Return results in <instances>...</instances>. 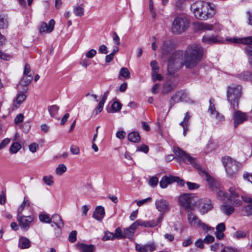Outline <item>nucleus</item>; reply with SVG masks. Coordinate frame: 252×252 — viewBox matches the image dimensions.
<instances>
[{
  "label": "nucleus",
  "instance_id": "obj_45",
  "mask_svg": "<svg viewBox=\"0 0 252 252\" xmlns=\"http://www.w3.org/2000/svg\"><path fill=\"white\" fill-rule=\"evenodd\" d=\"M44 182L48 186H51L54 183L52 176H45L43 178Z\"/></svg>",
  "mask_w": 252,
  "mask_h": 252
},
{
  "label": "nucleus",
  "instance_id": "obj_25",
  "mask_svg": "<svg viewBox=\"0 0 252 252\" xmlns=\"http://www.w3.org/2000/svg\"><path fill=\"white\" fill-rule=\"evenodd\" d=\"M31 245V241L27 238L22 237L19 238L18 246L21 249H28L30 247Z\"/></svg>",
  "mask_w": 252,
  "mask_h": 252
},
{
  "label": "nucleus",
  "instance_id": "obj_14",
  "mask_svg": "<svg viewBox=\"0 0 252 252\" xmlns=\"http://www.w3.org/2000/svg\"><path fill=\"white\" fill-rule=\"evenodd\" d=\"M241 198L245 203L248 204L243 209L245 212V215L248 216L252 215V198L247 195H241Z\"/></svg>",
  "mask_w": 252,
  "mask_h": 252
},
{
  "label": "nucleus",
  "instance_id": "obj_29",
  "mask_svg": "<svg viewBox=\"0 0 252 252\" xmlns=\"http://www.w3.org/2000/svg\"><path fill=\"white\" fill-rule=\"evenodd\" d=\"M127 138L128 140L133 143H137L140 140V136L137 131H133L128 134Z\"/></svg>",
  "mask_w": 252,
  "mask_h": 252
},
{
  "label": "nucleus",
  "instance_id": "obj_42",
  "mask_svg": "<svg viewBox=\"0 0 252 252\" xmlns=\"http://www.w3.org/2000/svg\"><path fill=\"white\" fill-rule=\"evenodd\" d=\"M26 205H27V206L28 207L30 205V202H29V200H26L25 198L23 203H22V204L20 206V207L18 209L17 215H21V214H22V212Z\"/></svg>",
  "mask_w": 252,
  "mask_h": 252
},
{
  "label": "nucleus",
  "instance_id": "obj_58",
  "mask_svg": "<svg viewBox=\"0 0 252 252\" xmlns=\"http://www.w3.org/2000/svg\"><path fill=\"white\" fill-rule=\"evenodd\" d=\"M104 104V102L100 101L98 104V106L95 108L94 112L96 114H98L99 113H100L103 109Z\"/></svg>",
  "mask_w": 252,
  "mask_h": 252
},
{
  "label": "nucleus",
  "instance_id": "obj_56",
  "mask_svg": "<svg viewBox=\"0 0 252 252\" xmlns=\"http://www.w3.org/2000/svg\"><path fill=\"white\" fill-rule=\"evenodd\" d=\"M234 236L237 239L243 238L246 236V233L244 231H237L234 233Z\"/></svg>",
  "mask_w": 252,
  "mask_h": 252
},
{
  "label": "nucleus",
  "instance_id": "obj_2",
  "mask_svg": "<svg viewBox=\"0 0 252 252\" xmlns=\"http://www.w3.org/2000/svg\"><path fill=\"white\" fill-rule=\"evenodd\" d=\"M194 16L200 20L211 18L215 13L214 5L210 2L198 1L191 5Z\"/></svg>",
  "mask_w": 252,
  "mask_h": 252
},
{
  "label": "nucleus",
  "instance_id": "obj_48",
  "mask_svg": "<svg viewBox=\"0 0 252 252\" xmlns=\"http://www.w3.org/2000/svg\"><path fill=\"white\" fill-rule=\"evenodd\" d=\"M186 184H187L188 189L190 190H193V189H197L199 188L200 187L199 185H198L196 183H192V182H187Z\"/></svg>",
  "mask_w": 252,
  "mask_h": 252
},
{
  "label": "nucleus",
  "instance_id": "obj_59",
  "mask_svg": "<svg viewBox=\"0 0 252 252\" xmlns=\"http://www.w3.org/2000/svg\"><path fill=\"white\" fill-rule=\"evenodd\" d=\"M153 71H159L158 63L156 61H152L150 63Z\"/></svg>",
  "mask_w": 252,
  "mask_h": 252
},
{
  "label": "nucleus",
  "instance_id": "obj_60",
  "mask_svg": "<svg viewBox=\"0 0 252 252\" xmlns=\"http://www.w3.org/2000/svg\"><path fill=\"white\" fill-rule=\"evenodd\" d=\"M151 200H152V198L149 197H148V198L143 199V200H139V201L135 200V202H136V204L137 205V206H141V205H143L144 204H145L147 202H151Z\"/></svg>",
  "mask_w": 252,
  "mask_h": 252
},
{
  "label": "nucleus",
  "instance_id": "obj_57",
  "mask_svg": "<svg viewBox=\"0 0 252 252\" xmlns=\"http://www.w3.org/2000/svg\"><path fill=\"white\" fill-rule=\"evenodd\" d=\"M96 54V51L92 49L86 52L85 56L88 58L92 59L95 56Z\"/></svg>",
  "mask_w": 252,
  "mask_h": 252
},
{
  "label": "nucleus",
  "instance_id": "obj_38",
  "mask_svg": "<svg viewBox=\"0 0 252 252\" xmlns=\"http://www.w3.org/2000/svg\"><path fill=\"white\" fill-rule=\"evenodd\" d=\"M39 218L41 222L45 223H51V219L48 214H42L39 216Z\"/></svg>",
  "mask_w": 252,
  "mask_h": 252
},
{
  "label": "nucleus",
  "instance_id": "obj_28",
  "mask_svg": "<svg viewBox=\"0 0 252 252\" xmlns=\"http://www.w3.org/2000/svg\"><path fill=\"white\" fill-rule=\"evenodd\" d=\"M217 197L221 201L224 203H228L229 200H231V197H228V193L224 192L222 190H219V189L216 191Z\"/></svg>",
  "mask_w": 252,
  "mask_h": 252
},
{
  "label": "nucleus",
  "instance_id": "obj_44",
  "mask_svg": "<svg viewBox=\"0 0 252 252\" xmlns=\"http://www.w3.org/2000/svg\"><path fill=\"white\" fill-rule=\"evenodd\" d=\"M159 71H152V76L153 82H155L157 80H162V77L161 74L158 73Z\"/></svg>",
  "mask_w": 252,
  "mask_h": 252
},
{
  "label": "nucleus",
  "instance_id": "obj_20",
  "mask_svg": "<svg viewBox=\"0 0 252 252\" xmlns=\"http://www.w3.org/2000/svg\"><path fill=\"white\" fill-rule=\"evenodd\" d=\"M105 215L104 208L102 206H97L93 214V217L98 221H101Z\"/></svg>",
  "mask_w": 252,
  "mask_h": 252
},
{
  "label": "nucleus",
  "instance_id": "obj_4",
  "mask_svg": "<svg viewBox=\"0 0 252 252\" xmlns=\"http://www.w3.org/2000/svg\"><path fill=\"white\" fill-rule=\"evenodd\" d=\"M190 22L189 19L185 15L176 16L171 24V32L175 34H181L189 28Z\"/></svg>",
  "mask_w": 252,
  "mask_h": 252
},
{
  "label": "nucleus",
  "instance_id": "obj_13",
  "mask_svg": "<svg viewBox=\"0 0 252 252\" xmlns=\"http://www.w3.org/2000/svg\"><path fill=\"white\" fill-rule=\"evenodd\" d=\"M222 39L217 35H204L202 38V42L205 44L219 43Z\"/></svg>",
  "mask_w": 252,
  "mask_h": 252
},
{
  "label": "nucleus",
  "instance_id": "obj_16",
  "mask_svg": "<svg viewBox=\"0 0 252 252\" xmlns=\"http://www.w3.org/2000/svg\"><path fill=\"white\" fill-rule=\"evenodd\" d=\"M194 26L196 31H202L206 32L207 31H212L214 29L213 25L203 22H198L194 23Z\"/></svg>",
  "mask_w": 252,
  "mask_h": 252
},
{
  "label": "nucleus",
  "instance_id": "obj_3",
  "mask_svg": "<svg viewBox=\"0 0 252 252\" xmlns=\"http://www.w3.org/2000/svg\"><path fill=\"white\" fill-rule=\"evenodd\" d=\"M242 88L240 85L227 87V99L230 104L231 110L238 109L239 100L242 96Z\"/></svg>",
  "mask_w": 252,
  "mask_h": 252
},
{
  "label": "nucleus",
  "instance_id": "obj_18",
  "mask_svg": "<svg viewBox=\"0 0 252 252\" xmlns=\"http://www.w3.org/2000/svg\"><path fill=\"white\" fill-rule=\"evenodd\" d=\"M228 41L235 43H242L248 45L247 46H251L252 45V36L241 38H232L228 39Z\"/></svg>",
  "mask_w": 252,
  "mask_h": 252
},
{
  "label": "nucleus",
  "instance_id": "obj_23",
  "mask_svg": "<svg viewBox=\"0 0 252 252\" xmlns=\"http://www.w3.org/2000/svg\"><path fill=\"white\" fill-rule=\"evenodd\" d=\"M77 247L81 252H94L95 247L93 245H86L83 243H78Z\"/></svg>",
  "mask_w": 252,
  "mask_h": 252
},
{
  "label": "nucleus",
  "instance_id": "obj_10",
  "mask_svg": "<svg viewBox=\"0 0 252 252\" xmlns=\"http://www.w3.org/2000/svg\"><path fill=\"white\" fill-rule=\"evenodd\" d=\"M33 220V217L32 216H17V220L19 222L20 226L22 229L25 231H27L29 229L30 224Z\"/></svg>",
  "mask_w": 252,
  "mask_h": 252
},
{
  "label": "nucleus",
  "instance_id": "obj_61",
  "mask_svg": "<svg viewBox=\"0 0 252 252\" xmlns=\"http://www.w3.org/2000/svg\"><path fill=\"white\" fill-rule=\"evenodd\" d=\"M31 67L29 64L26 63L25 65L23 75H32L30 74Z\"/></svg>",
  "mask_w": 252,
  "mask_h": 252
},
{
  "label": "nucleus",
  "instance_id": "obj_63",
  "mask_svg": "<svg viewBox=\"0 0 252 252\" xmlns=\"http://www.w3.org/2000/svg\"><path fill=\"white\" fill-rule=\"evenodd\" d=\"M98 52L100 54H107L108 53L107 47L105 45H101L98 48Z\"/></svg>",
  "mask_w": 252,
  "mask_h": 252
},
{
  "label": "nucleus",
  "instance_id": "obj_8",
  "mask_svg": "<svg viewBox=\"0 0 252 252\" xmlns=\"http://www.w3.org/2000/svg\"><path fill=\"white\" fill-rule=\"evenodd\" d=\"M189 97L187 94L183 90L176 92L171 98L169 110L176 103L181 101H188Z\"/></svg>",
  "mask_w": 252,
  "mask_h": 252
},
{
  "label": "nucleus",
  "instance_id": "obj_50",
  "mask_svg": "<svg viewBox=\"0 0 252 252\" xmlns=\"http://www.w3.org/2000/svg\"><path fill=\"white\" fill-rule=\"evenodd\" d=\"M158 178L154 176L152 177L149 181V184L152 187L154 188L156 186H157L158 183Z\"/></svg>",
  "mask_w": 252,
  "mask_h": 252
},
{
  "label": "nucleus",
  "instance_id": "obj_35",
  "mask_svg": "<svg viewBox=\"0 0 252 252\" xmlns=\"http://www.w3.org/2000/svg\"><path fill=\"white\" fill-rule=\"evenodd\" d=\"M21 145L18 142H14L10 146L9 151L11 154H16L21 149Z\"/></svg>",
  "mask_w": 252,
  "mask_h": 252
},
{
  "label": "nucleus",
  "instance_id": "obj_64",
  "mask_svg": "<svg viewBox=\"0 0 252 252\" xmlns=\"http://www.w3.org/2000/svg\"><path fill=\"white\" fill-rule=\"evenodd\" d=\"M24 116L22 114H18L15 118L14 122L16 124H18L23 122Z\"/></svg>",
  "mask_w": 252,
  "mask_h": 252
},
{
  "label": "nucleus",
  "instance_id": "obj_6",
  "mask_svg": "<svg viewBox=\"0 0 252 252\" xmlns=\"http://www.w3.org/2000/svg\"><path fill=\"white\" fill-rule=\"evenodd\" d=\"M174 152L175 155L185 163H189L196 168L199 167V165L195 163V158L191 157L180 148H175Z\"/></svg>",
  "mask_w": 252,
  "mask_h": 252
},
{
  "label": "nucleus",
  "instance_id": "obj_47",
  "mask_svg": "<svg viewBox=\"0 0 252 252\" xmlns=\"http://www.w3.org/2000/svg\"><path fill=\"white\" fill-rule=\"evenodd\" d=\"M114 238V234L112 232L108 231L105 233L102 239L103 241H106L108 240H113Z\"/></svg>",
  "mask_w": 252,
  "mask_h": 252
},
{
  "label": "nucleus",
  "instance_id": "obj_32",
  "mask_svg": "<svg viewBox=\"0 0 252 252\" xmlns=\"http://www.w3.org/2000/svg\"><path fill=\"white\" fill-rule=\"evenodd\" d=\"M59 107L58 105H54L50 106L48 108V110L50 116L53 118H56V115L58 114Z\"/></svg>",
  "mask_w": 252,
  "mask_h": 252
},
{
  "label": "nucleus",
  "instance_id": "obj_34",
  "mask_svg": "<svg viewBox=\"0 0 252 252\" xmlns=\"http://www.w3.org/2000/svg\"><path fill=\"white\" fill-rule=\"evenodd\" d=\"M120 76L123 77L126 79H128L130 77V73L126 67H122L119 72V78Z\"/></svg>",
  "mask_w": 252,
  "mask_h": 252
},
{
  "label": "nucleus",
  "instance_id": "obj_40",
  "mask_svg": "<svg viewBox=\"0 0 252 252\" xmlns=\"http://www.w3.org/2000/svg\"><path fill=\"white\" fill-rule=\"evenodd\" d=\"M173 88L170 83H165L163 86L162 92L164 94H167L170 92Z\"/></svg>",
  "mask_w": 252,
  "mask_h": 252
},
{
  "label": "nucleus",
  "instance_id": "obj_31",
  "mask_svg": "<svg viewBox=\"0 0 252 252\" xmlns=\"http://www.w3.org/2000/svg\"><path fill=\"white\" fill-rule=\"evenodd\" d=\"M32 80V75H23V77L21 79L19 82V85L22 86H28L31 82V81Z\"/></svg>",
  "mask_w": 252,
  "mask_h": 252
},
{
  "label": "nucleus",
  "instance_id": "obj_62",
  "mask_svg": "<svg viewBox=\"0 0 252 252\" xmlns=\"http://www.w3.org/2000/svg\"><path fill=\"white\" fill-rule=\"evenodd\" d=\"M70 152L72 154L77 155L80 153V150L76 146L72 145L70 147Z\"/></svg>",
  "mask_w": 252,
  "mask_h": 252
},
{
  "label": "nucleus",
  "instance_id": "obj_15",
  "mask_svg": "<svg viewBox=\"0 0 252 252\" xmlns=\"http://www.w3.org/2000/svg\"><path fill=\"white\" fill-rule=\"evenodd\" d=\"M188 220L189 224L191 226H201L202 225V222L191 211H188Z\"/></svg>",
  "mask_w": 252,
  "mask_h": 252
},
{
  "label": "nucleus",
  "instance_id": "obj_9",
  "mask_svg": "<svg viewBox=\"0 0 252 252\" xmlns=\"http://www.w3.org/2000/svg\"><path fill=\"white\" fill-rule=\"evenodd\" d=\"M233 111L232 118L234 120V126L236 128L238 125L243 124L247 120V116L245 113L241 111L232 110Z\"/></svg>",
  "mask_w": 252,
  "mask_h": 252
},
{
  "label": "nucleus",
  "instance_id": "obj_12",
  "mask_svg": "<svg viewBox=\"0 0 252 252\" xmlns=\"http://www.w3.org/2000/svg\"><path fill=\"white\" fill-rule=\"evenodd\" d=\"M155 205L160 212L165 213L168 212L170 209L169 202L164 199H157L155 202Z\"/></svg>",
  "mask_w": 252,
  "mask_h": 252
},
{
  "label": "nucleus",
  "instance_id": "obj_33",
  "mask_svg": "<svg viewBox=\"0 0 252 252\" xmlns=\"http://www.w3.org/2000/svg\"><path fill=\"white\" fill-rule=\"evenodd\" d=\"M8 26V22L6 16L0 15V29H6Z\"/></svg>",
  "mask_w": 252,
  "mask_h": 252
},
{
  "label": "nucleus",
  "instance_id": "obj_54",
  "mask_svg": "<svg viewBox=\"0 0 252 252\" xmlns=\"http://www.w3.org/2000/svg\"><path fill=\"white\" fill-rule=\"evenodd\" d=\"M213 118H215L218 121H221L224 120V117L221 115L217 110L215 111L213 115H212Z\"/></svg>",
  "mask_w": 252,
  "mask_h": 252
},
{
  "label": "nucleus",
  "instance_id": "obj_22",
  "mask_svg": "<svg viewBox=\"0 0 252 252\" xmlns=\"http://www.w3.org/2000/svg\"><path fill=\"white\" fill-rule=\"evenodd\" d=\"M136 227L138 226H143L145 227H153L156 226V224L154 222V220L145 221L141 220H137L133 222Z\"/></svg>",
  "mask_w": 252,
  "mask_h": 252
},
{
  "label": "nucleus",
  "instance_id": "obj_1",
  "mask_svg": "<svg viewBox=\"0 0 252 252\" xmlns=\"http://www.w3.org/2000/svg\"><path fill=\"white\" fill-rule=\"evenodd\" d=\"M203 54L202 47L197 44L188 46L185 51L176 52L168 60V73L173 74L183 65L188 68L194 67L201 61Z\"/></svg>",
  "mask_w": 252,
  "mask_h": 252
},
{
  "label": "nucleus",
  "instance_id": "obj_21",
  "mask_svg": "<svg viewBox=\"0 0 252 252\" xmlns=\"http://www.w3.org/2000/svg\"><path fill=\"white\" fill-rule=\"evenodd\" d=\"M26 95L23 92H20L18 94L16 98L13 100V106L15 108H17L26 99Z\"/></svg>",
  "mask_w": 252,
  "mask_h": 252
},
{
  "label": "nucleus",
  "instance_id": "obj_24",
  "mask_svg": "<svg viewBox=\"0 0 252 252\" xmlns=\"http://www.w3.org/2000/svg\"><path fill=\"white\" fill-rule=\"evenodd\" d=\"M136 228L137 227L134 223L131 224L129 227L126 228L124 231L125 237L132 239Z\"/></svg>",
  "mask_w": 252,
  "mask_h": 252
},
{
  "label": "nucleus",
  "instance_id": "obj_26",
  "mask_svg": "<svg viewBox=\"0 0 252 252\" xmlns=\"http://www.w3.org/2000/svg\"><path fill=\"white\" fill-rule=\"evenodd\" d=\"M225 204L220 207L221 211L226 215L229 216L234 212V208L233 206Z\"/></svg>",
  "mask_w": 252,
  "mask_h": 252
},
{
  "label": "nucleus",
  "instance_id": "obj_37",
  "mask_svg": "<svg viewBox=\"0 0 252 252\" xmlns=\"http://www.w3.org/2000/svg\"><path fill=\"white\" fill-rule=\"evenodd\" d=\"M122 108V104L118 101H114L112 105V111H108L109 113H114L119 111Z\"/></svg>",
  "mask_w": 252,
  "mask_h": 252
},
{
  "label": "nucleus",
  "instance_id": "obj_49",
  "mask_svg": "<svg viewBox=\"0 0 252 252\" xmlns=\"http://www.w3.org/2000/svg\"><path fill=\"white\" fill-rule=\"evenodd\" d=\"M228 201V203H230L237 207L240 206L242 204V201L237 198H233L231 200H229Z\"/></svg>",
  "mask_w": 252,
  "mask_h": 252
},
{
  "label": "nucleus",
  "instance_id": "obj_11",
  "mask_svg": "<svg viewBox=\"0 0 252 252\" xmlns=\"http://www.w3.org/2000/svg\"><path fill=\"white\" fill-rule=\"evenodd\" d=\"M201 172L205 175L206 180L207 181L210 188L213 191H217L219 189L218 182L211 176L205 169H201Z\"/></svg>",
  "mask_w": 252,
  "mask_h": 252
},
{
  "label": "nucleus",
  "instance_id": "obj_7",
  "mask_svg": "<svg viewBox=\"0 0 252 252\" xmlns=\"http://www.w3.org/2000/svg\"><path fill=\"white\" fill-rule=\"evenodd\" d=\"M179 203L185 209H191L194 202V196L192 194L184 193L179 197Z\"/></svg>",
  "mask_w": 252,
  "mask_h": 252
},
{
  "label": "nucleus",
  "instance_id": "obj_53",
  "mask_svg": "<svg viewBox=\"0 0 252 252\" xmlns=\"http://www.w3.org/2000/svg\"><path fill=\"white\" fill-rule=\"evenodd\" d=\"M76 231H72L69 235L68 240L71 243L75 242L76 240Z\"/></svg>",
  "mask_w": 252,
  "mask_h": 252
},
{
  "label": "nucleus",
  "instance_id": "obj_43",
  "mask_svg": "<svg viewBox=\"0 0 252 252\" xmlns=\"http://www.w3.org/2000/svg\"><path fill=\"white\" fill-rule=\"evenodd\" d=\"M229 191L230 193V195H228V197H231V199H232L233 198H238L239 197V194L238 192H237V190L235 188L230 187L229 189Z\"/></svg>",
  "mask_w": 252,
  "mask_h": 252
},
{
  "label": "nucleus",
  "instance_id": "obj_55",
  "mask_svg": "<svg viewBox=\"0 0 252 252\" xmlns=\"http://www.w3.org/2000/svg\"><path fill=\"white\" fill-rule=\"evenodd\" d=\"M135 249L137 251L139 252H148V250L146 249L145 245L141 246L139 244H136Z\"/></svg>",
  "mask_w": 252,
  "mask_h": 252
},
{
  "label": "nucleus",
  "instance_id": "obj_30",
  "mask_svg": "<svg viewBox=\"0 0 252 252\" xmlns=\"http://www.w3.org/2000/svg\"><path fill=\"white\" fill-rule=\"evenodd\" d=\"M213 208V204L211 200H206L200 208V212L202 214L207 213Z\"/></svg>",
  "mask_w": 252,
  "mask_h": 252
},
{
  "label": "nucleus",
  "instance_id": "obj_41",
  "mask_svg": "<svg viewBox=\"0 0 252 252\" xmlns=\"http://www.w3.org/2000/svg\"><path fill=\"white\" fill-rule=\"evenodd\" d=\"M84 9L82 7L78 6L74 8V13L77 16L81 17L84 15Z\"/></svg>",
  "mask_w": 252,
  "mask_h": 252
},
{
  "label": "nucleus",
  "instance_id": "obj_52",
  "mask_svg": "<svg viewBox=\"0 0 252 252\" xmlns=\"http://www.w3.org/2000/svg\"><path fill=\"white\" fill-rule=\"evenodd\" d=\"M214 99L212 98H211L209 100L210 106L208 111L211 115H213L214 111L216 110L215 107V104H214Z\"/></svg>",
  "mask_w": 252,
  "mask_h": 252
},
{
  "label": "nucleus",
  "instance_id": "obj_27",
  "mask_svg": "<svg viewBox=\"0 0 252 252\" xmlns=\"http://www.w3.org/2000/svg\"><path fill=\"white\" fill-rule=\"evenodd\" d=\"M51 219V222H53L58 227H63V222L61 217L58 214H54L52 216Z\"/></svg>",
  "mask_w": 252,
  "mask_h": 252
},
{
  "label": "nucleus",
  "instance_id": "obj_5",
  "mask_svg": "<svg viewBox=\"0 0 252 252\" xmlns=\"http://www.w3.org/2000/svg\"><path fill=\"white\" fill-rule=\"evenodd\" d=\"M227 176L235 177L239 169L240 163L230 157H225L221 159Z\"/></svg>",
  "mask_w": 252,
  "mask_h": 252
},
{
  "label": "nucleus",
  "instance_id": "obj_46",
  "mask_svg": "<svg viewBox=\"0 0 252 252\" xmlns=\"http://www.w3.org/2000/svg\"><path fill=\"white\" fill-rule=\"evenodd\" d=\"M114 235L115 237L119 239L125 238L124 236V233L123 234L122 230L120 227H117L115 229Z\"/></svg>",
  "mask_w": 252,
  "mask_h": 252
},
{
  "label": "nucleus",
  "instance_id": "obj_36",
  "mask_svg": "<svg viewBox=\"0 0 252 252\" xmlns=\"http://www.w3.org/2000/svg\"><path fill=\"white\" fill-rule=\"evenodd\" d=\"M67 168L64 164H60L56 168L55 172L57 175L61 176L63 175L64 172H65Z\"/></svg>",
  "mask_w": 252,
  "mask_h": 252
},
{
  "label": "nucleus",
  "instance_id": "obj_19",
  "mask_svg": "<svg viewBox=\"0 0 252 252\" xmlns=\"http://www.w3.org/2000/svg\"><path fill=\"white\" fill-rule=\"evenodd\" d=\"M175 179V176H163L159 182L160 187L162 189L166 188L169 184L174 182Z\"/></svg>",
  "mask_w": 252,
  "mask_h": 252
},
{
  "label": "nucleus",
  "instance_id": "obj_39",
  "mask_svg": "<svg viewBox=\"0 0 252 252\" xmlns=\"http://www.w3.org/2000/svg\"><path fill=\"white\" fill-rule=\"evenodd\" d=\"M245 51L249 57L250 64H252V46H247L245 48Z\"/></svg>",
  "mask_w": 252,
  "mask_h": 252
},
{
  "label": "nucleus",
  "instance_id": "obj_17",
  "mask_svg": "<svg viewBox=\"0 0 252 252\" xmlns=\"http://www.w3.org/2000/svg\"><path fill=\"white\" fill-rule=\"evenodd\" d=\"M55 21L54 19H51L49 22V25L46 23H42L40 25V32L43 33H50L54 29Z\"/></svg>",
  "mask_w": 252,
  "mask_h": 252
},
{
  "label": "nucleus",
  "instance_id": "obj_51",
  "mask_svg": "<svg viewBox=\"0 0 252 252\" xmlns=\"http://www.w3.org/2000/svg\"><path fill=\"white\" fill-rule=\"evenodd\" d=\"M174 5L177 10H182L184 8V1L182 0H178Z\"/></svg>",
  "mask_w": 252,
  "mask_h": 252
}]
</instances>
